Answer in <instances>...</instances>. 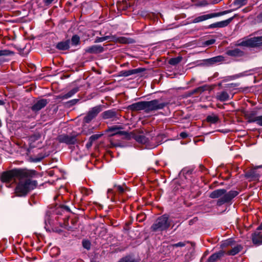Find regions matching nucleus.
Instances as JSON below:
<instances>
[{
  "label": "nucleus",
  "instance_id": "obj_33",
  "mask_svg": "<svg viewBox=\"0 0 262 262\" xmlns=\"http://www.w3.org/2000/svg\"><path fill=\"white\" fill-rule=\"evenodd\" d=\"M235 242L233 241L232 239H228L227 240L225 241L221 245V247L222 248L227 247L228 246L232 247L234 245Z\"/></svg>",
  "mask_w": 262,
  "mask_h": 262
},
{
  "label": "nucleus",
  "instance_id": "obj_14",
  "mask_svg": "<svg viewBox=\"0 0 262 262\" xmlns=\"http://www.w3.org/2000/svg\"><path fill=\"white\" fill-rule=\"evenodd\" d=\"M145 69L143 68L129 70L127 71H121L119 73V76L127 77L131 75L137 74L144 71Z\"/></svg>",
  "mask_w": 262,
  "mask_h": 262
},
{
  "label": "nucleus",
  "instance_id": "obj_54",
  "mask_svg": "<svg viewBox=\"0 0 262 262\" xmlns=\"http://www.w3.org/2000/svg\"><path fill=\"white\" fill-rule=\"evenodd\" d=\"M61 207L64 208L65 210H66L68 211H70L69 207L66 205H62Z\"/></svg>",
  "mask_w": 262,
  "mask_h": 262
},
{
  "label": "nucleus",
  "instance_id": "obj_21",
  "mask_svg": "<svg viewBox=\"0 0 262 262\" xmlns=\"http://www.w3.org/2000/svg\"><path fill=\"white\" fill-rule=\"evenodd\" d=\"M79 90V88L76 87L70 90L67 94L64 95H60L57 96V99H60L61 100L68 99L72 96H73L74 94L77 93Z\"/></svg>",
  "mask_w": 262,
  "mask_h": 262
},
{
  "label": "nucleus",
  "instance_id": "obj_8",
  "mask_svg": "<svg viewBox=\"0 0 262 262\" xmlns=\"http://www.w3.org/2000/svg\"><path fill=\"white\" fill-rule=\"evenodd\" d=\"M231 12H232V10H226V11H222V12H220L212 13H210V14H208L199 16L198 17H195L193 20L192 23H200L201 21H204V20H207V19H210L211 18L218 17V16H220L226 14L227 13H230Z\"/></svg>",
  "mask_w": 262,
  "mask_h": 262
},
{
  "label": "nucleus",
  "instance_id": "obj_1",
  "mask_svg": "<svg viewBox=\"0 0 262 262\" xmlns=\"http://www.w3.org/2000/svg\"><path fill=\"white\" fill-rule=\"evenodd\" d=\"M36 171L26 168L17 169V196H25L31 190L35 189L37 182L31 180L36 174Z\"/></svg>",
  "mask_w": 262,
  "mask_h": 262
},
{
  "label": "nucleus",
  "instance_id": "obj_47",
  "mask_svg": "<svg viewBox=\"0 0 262 262\" xmlns=\"http://www.w3.org/2000/svg\"><path fill=\"white\" fill-rule=\"evenodd\" d=\"M103 40L102 37H96V38L95 39V43L101 42H103Z\"/></svg>",
  "mask_w": 262,
  "mask_h": 262
},
{
  "label": "nucleus",
  "instance_id": "obj_23",
  "mask_svg": "<svg viewBox=\"0 0 262 262\" xmlns=\"http://www.w3.org/2000/svg\"><path fill=\"white\" fill-rule=\"evenodd\" d=\"M216 98L222 102L226 101L229 100V95L226 91H223L216 94Z\"/></svg>",
  "mask_w": 262,
  "mask_h": 262
},
{
  "label": "nucleus",
  "instance_id": "obj_32",
  "mask_svg": "<svg viewBox=\"0 0 262 262\" xmlns=\"http://www.w3.org/2000/svg\"><path fill=\"white\" fill-rule=\"evenodd\" d=\"M118 262H139V261L134 258L132 256L128 255L122 258Z\"/></svg>",
  "mask_w": 262,
  "mask_h": 262
},
{
  "label": "nucleus",
  "instance_id": "obj_25",
  "mask_svg": "<svg viewBox=\"0 0 262 262\" xmlns=\"http://www.w3.org/2000/svg\"><path fill=\"white\" fill-rule=\"evenodd\" d=\"M117 41L120 43L130 44L135 42L134 39L125 37H120L117 38Z\"/></svg>",
  "mask_w": 262,
  "mask_h": 262
},
{
  "label": "nucleus",
  "instance_id": "obj_11",
  "mask_svg": "<svg viewBox=\"0 0 262 262\" xmlns=\"http://www.w3.org/2000/svg\"><path fill=\"white\" fill-rule=\"evenodd\" d=\"M235 16L236 15L226 20L212 24L208 26V28H224L227 27L233 20Z\"/></svg>",
  "mask_w": 262,
  "mask_h": 262
},
{
  "label": "nucleus",
  "instance_id": "obj_4",
  "mask_svg": "<svg viewBox=\"0 0 262 262\" xmlns=\"http://www.w3.org/2000/svg\"><path fill=\"white\" fill-rule=\"evenodd\" d=\"M1 181L5 183L8 187L14 188V195L13 198L16 195V169H13L3 172L1 176Z\"/></svg>",
  "mask_w": 262,
  "mask_h": 262
},
{
  "label": "nucleus",
  "instance_id": "obj_48",
  "mask_svg": "<svg viewBox=\"0 0 262 262\" xmlns=\"http://www.w3.org/2000/svg\"><path fill=\"white\" fill-rule=\"evenodd\" d=\"M257 19L258 21L262 22V12L257 15Z\"/></svg>",
  "mask_w": 262,
  "mask_h": 262
},
{
  "label": "nucleus",
  "instance_id": "obj_43",
  "mask_svg": "<svg viewBox=\"0 0 262 262\" xmlns=\"http://www.w3.org/2000/svg\"><path fill=\"white\" fill-rule=\"evenodd\" d=\"M256 123L258 125L262 126V115L257 116Z\"/></svg>",
  "mask_w": 262,
  "mask_h": 262
},
{
  "label": "nucleus",
  "instance_id": "obj_51",
  "mask_svg": "<svg viewBox=\"0 0 262 262\" xmlns=\"http://www.w3.org/2000/svg\"><path fill=\"white\" fill-rule=\"evenodd\" d=\"M256 231H262V222L259 225V226L257 228Z\"/></svg>",
  "mask_w": 262,
  "mask_h": 262
},
{
  "label": "nucleus",
  "instance_id": "obj_64",
  "mask_svg": "<svg viewBox=\"0 0 262 262\" xmlns=\"http://www.w3.org/2000/svg\"><path fill=\"white\" fill-rule=\"evenodd\" d=\"M17 15H18L19 14L20 12H19V11H17Z\"/></svg>",
  "mask_w": 262,
  "mask_h": 262
},
{
  "label": "nucleus",
  "instance_id": "obj_41",
  "mask_svg": "<svg viewBox=\"0 0 262 262\" xmlns=\"http://www.w3.org/2000/svg\"><path fill=\"white\" fill-rule=\"evenodd\" d=\"M215 42V39H211L205 41L203 43V45L205 46H208L213 44Z\"/></svg>",
  "mask_w": 262,
  "mask_h": 262
},
{
  "label": "nucleus",
  "instance_id": "obj_61",
  "mask_svg": "<svg viewBox=\"0 0 262 262\" xmlns=\"http://www.w3.org/2000/svg\"><path fill=\"white\" fill-rule=\"evenodd\" d=\"M4 61V60L0 59V66L3 63V62Z\"/></svg>",
  "mask_w": 262,
  "mask_h": 262
},
{
  "label": "nucleus",
  "instance_id": "obj_22",
  "mask_svg": "<svg viewBox=\"0 0 262 262\" xmlns=\"http://www.w3.org/2000/svg\"><path fill=\"white\" fill-rule=\"evenodd\" d=\"M224 254L225 251L221 250L217 252H216L212 254L210 256H209L206 262H215L218 259H220L223 256H224Z\"/></svg>",
  "mask_w": 262,
  "mask_h": 262
},
{
  "label": "nucleus",
  "instance_id": "obj_28",
  "mask_svg": "<svg viewBox=\"0 0 262 262\" xmlns=\"http://www.w3.org/2000/svg\"><path fill=\"white\" fill-rule=\"evenodd\" d=\"M119 135L120 136H124V138L127 140H130L131 139V136H132V132L130 133L125 132V131H121L120 130H119L117 132L113 133L112 136H115Z\"/></svg>",
  "mask_w": 262,
  "mask_h": 262
},
{
  "label": "nucleus",
  "instance_id": "obj_55",
  "mask_svg": "<svg viewBox=\"0 0 262 262\" xmlns=\"http://www.w3.org/2000/svg\"><path fill=\"white\" fill-rule=\"evenodd\" d=\"M102 38H103V40L104 41L107 39H109L110 38V37L109 36H106L102 37Z\"/></svg>",
  "mask_w": 262,
  "mask_h": 262
},
{
  "label": "nucleus",
  "instance_id": "obj_62",
  "mask_svg": "<svg viewBox=\"0 0 262 262\" xmlns=\"http://www.w3.org/2000/svg\"><path fill=\"white\" fill-rule=\"evenodd\" d=\"M191 223H192V221L191 220V221H189V224H190V225H191Z\"/></svg>",
  "mask_w": 262,
  "mask_h": 262
},
{
  "label": "nucleus",
  "instance_id": "obj_38",
  "mask_svg": "<svg viewBox=\"0 0 262 262\" xmlns=\"http://www.w3.org/2000/svg\"><path fill=\"white\" fill-rule=\"evenodd\" d=\"M101 134L93 135L90 137L89 140L91 142H93L94 141L98 139L101 136Z\"/></svg>",
  "mask_w": 262,
  "mask_h": 262
},
{
  "label": "nucleus",
  "instance_id": "obj_16",
  "mask_svg": "<svg viewBox=\"0 0 262 262\" xmlns=\"http://www.w3.org/2000/svg\"><path fill=\"white\" fill-rule=\"evenodd\" d=\"M251 239L253 244L260 245L262 244V232L255 231L251 235Z\"/></svg>",
  "mask_w": 262,
  "mask_h": 262
},
{
  "label": "nucleus",
  "instance_id": "obj_40",
  "mask_svg": "<svg viewBox=\"0 0 262 262\" xmlns=\"http://www.w3.org/2000/svg\"><path fill=\"white\" fill-rule=\"evenodd\" d=\"M115 188L117 191H118L119 194H123L124 192V189L123 187L120 185L115 186Z\"/></svg>",
  "mask_w": 262,
  "mask_h": 262
},
{
  "label": "nucleus",
  "instance_id": "obj_35",
  "mask_svg": "<svg viewBox=\"0 0 262 262\" xmlns=\"http://www.w3.org/2000/svg\"><path fill=\"white\" fill-rule=\"evenodd\" d=\"M247 0H234V5L241 7L243 6L246 5Z\"/></svg>",
  "mask_w": 262,
  "mask_h": 262
},
{
  "label": "nucleus",
  "instance_id": "obj_63",
  "mask_svg": "<svg viewBox=\"0 0 262 262\" xmlns=\"http://www.w3.org/2000/svg\"><path fill=\"white\" fill-rule=\"evenodd\" d=\"M130 224H131V223H126V225H129Z\"/></svg>",
  "mask_w": 262,
  "mask_h": 262
},
{
  "label": "nucleus",
  "instance_id": "obj_17",
  "mask_svg": "<svg viewBox=\"0 0 262 262\" xmlns=\"http://www.w3.org/2000/svg\"><path fill=\"white\" fill-rule=\"evenodd\" d=\"M104 48L100 45H93L85 49L86 53L89 54H98L104 51Z\"/></svg>",
  "mask_w": 262,
  "mask_h": 262
},
{
  "label": "nucleus",
  "instance_id": "obj_24",
  "mask_svg": "<svg viewBox=\"0 0 262 262\" xmlns=\"http://www.w3.org/2000/svg\"><path fill=\"white\" fill-rule=\"evenodd\" d=\"M243 249L241 245H237L236 246L232 247V249L228 251L227 254L229 255H235L241 252Z\"/></svg>",
  "mask_w": 262,
  "mask_h": 262
},
{
  "label": "nucleus",
  "instance_id": "obj_18",
  "mask_svg": "<svg viewBox=\"0 0 262 262\" xmlns=\"http://www.w3.org/2000/svg\"><path fill=\"white\" fill-rule=\"evenodd\" d=\"M256 114L257 112L256 111L245 112L244 113V116L245 119L247 120L248 123L256 122L257 118Z\"/></svg>",
  "mask_w": 262,
  "mask_h": 262
},
{
  "label": "nucleus",
  "instance_id": "obj_45",
  "mask_svg": "<svg viewBox=\"0 0 262 262\" xmlns=\"http://www.w3.org/2000/svg\"><path fill=\"white\" fill-rule=\"evenodd\" d=\"M180 136L183 139H185L188 137V134L186 132H182L180 133Z\"/></svg>",
  "mask_w": 262,
  "mask_h": 262
},
{
  "label": "nucleus",
  "instance_id": "obj_27",
  "mask_svg": "<svg viewBox=\"0 0 262 262\" xmlns=\"http://www.w3.org/2000/svg\"><path fill=\"white\" fill-rule=\"evenodd\" d=\"M207 122L212 124H215L219 121V118L218 116L215 114H212L207 117L206 119Z\"/></svg>",
  "mask_w": 262,
  "mask_h": 262
},
{
  "label": "nucleus",
  "instance_id": "obj_2",
  "mask_svg": "<svg viewBox=\"0 0 262 262\" xmlns=\"http://www.w3.org/2000/svg\"><path fill=\"white\" fill-rule=\"evenodd\" d=\"M169 102L162 101V99H154L151 101H140L133 103L127 107L131 111H144L146 113L162 110L169 104Z\"/></svg>",
  "mask_w": 262,
  "mask_h": 262
},
{
  "label": "nucleus",
  "instance_id": "obj_5",
  "mask_svg": "<svg viewBox=\"0 0 262 262\" xmlns=\"http://www.w3.org/2000/svg\"><path fill=\"white\" fill-rule=\"evenodd\" d=\"M170 226V221L168 216L163 215L159 217L152 225L150 229L152 231H162L167 230Z\"/></svg>",
  "mask_w": 262,
  "mask_h": 262
},
{
  "label": "nucleus",
  "instance_id": "obj_36",
  "mask_svg": "<svg viewBox=\"0 0 262 262\" xmlns=\"http://www.w3.org/2000/svg\"><path fill=\"white\" fill-rule=\"evenodd\" d=\"M187 243H189V242H188V241H185V242H179L176 244H171L170 245V247H172V248L179 247H184Z\"/></svg>",
  "mask_w": 262,
  "mask_h": 262
},
{
  "label": "nucleus",
  "instance_id": "obj_26",
  "mask_svg": "<svg viewBox=\"0 0 262 262\" xmlns=\"http://www.w3.org/2000/svg\"><path fill=\"white\" fill-rule=\"evenodd\" d=\"M208 89V86L207 85H204L201 86H199L190 92V94L193 95L195 94H201L202 92L207 90Z\"/></svg>",
  "mask_w": 262,
  "mask_h": 262
},
{
  "label": "nucleus",
  "instance_id": "obj_58",
  "mask_svg": "<svg viewBox=\"0 0 262 262\" xmlns=\"http://www.w3.org/2000/svg\"><path fill=\"white\" fill-rule=\"evenodd\" d=\"M66 229L68 230H72V228L71 226H67Z\"/></svg>",
  "mask_w": 262,
  "mask_h": 262
},
{
  "label": "nucleus",
  "instance_id": "obj_20",
  "mask_svg": "<svg viewBox=\"0 0 262 262\" xmlns=\"http://www.w3.org/2000/svg\"><path fill=\"white\" fill-rule=\"evenodd\" d=\"M70 39H67L65 41H62L58 42L55 47L57 49L61 51H65L69 50L70 49Z\"/></svg>",
  "mask_w": 262,
  "mask_h": 262
},
{
  "label": "nucleus",
  "instance_id": "obj_37",
  "mask_svg": "<svg viewBox=\"0 0 262 262\" xmlns=\"http://www.w3.org/2000/svg\"><path fill=\"white\" fill-rule=\"evenodd\" d=\"M79 101V99H74L69 101L66 103V105L68 107H71L76 104Z\"/></svg>",
  "mask_w": 262,
  "mask_h": 262
},
{
  "label": "nucleus",
  "instance_id": "obj_15",
  "mask_svg": "<svg viewBox=\"0 0 262 262\" xmlns=\"http://www.w3.org/2000/svg\"><path fill=\"white\" fill-rule=\"evenodd\" d=\"M261 167V166H257L256 168L248 170L245 173V177L247 179H250L251 181L258 180L259 174L256 171V169Z\"/></svg>",
  "mask_w": 262,
  "mask_h": 262
},
{
  "label": "nucleus",
  "instance_id": "obj_19",
  "mask_svg": "<svg viewBox=\"0 0 262 262\" xmlns=\"http://www.w3.org/2000/svg\"><path fill=\"white\" fill-rule=\"evenodd\" d=\"M226 53L228 56L235 57H242L244 55V52L238 48L228 50Z\"/></svg>",
  "mask_w": 262,
  "mask_h": 262
},
{
  "label": "nucleus",
  "instance_id": "obj_42",
  "mask_svg": "<svg viewBox=\"0 0 262 262\" xmlns=\"http://www.w3.org/2000/svg\"><path fill=\"white\" fill-rule=\"evenodd\" d=\"M10 54V52L7 50H0V57L2 56L8 55Z\"/></svg>",
  "mask_w": 262,
  "mask_h": 262
},
{
  "label": "nucleus",
  "instance_id": "obj_44",
  "mask_svg": "<svg viewBox=\"0 0 262 262\" xmlns=\"http://www.w3.org/2000/svg\"><path fill=\"white\" fill-rule=\"evenodd\" d=\"M41 137V135L39 134H37L31 136V138L32 141H35L39 139Z\"/></svg>",
  "mask_w": 262,
  "mask_h": 262
},
{
  "label": "nucleus",
  "instance_id": "obj_29",
  "mask_svg": "<svg viewBox=\"0 0 262 262\" xmlns=\"http://www.w3.org/2000/svg\"><path fill=\"white\" fill-rule=\"evenodd\" d=\"M182 59L183 57L181 56H179L177 57L171 58L168 60V63L172 66H176L182 60Z\"/></svg>",
  "mask_w": 262,
  "mask_h": 262
},
{
  "label": "nucleus",
  "instance_id": "obj_52",
  "mask_svg": "<svg viewBox=\"0 0 262 262\" xmlns=\"http://www.w3.org/2000/svg\"><path fill=\"white\" fill-rule=\"evenodd\" d=\"M193 169H189L186 172V174H191L193 172Z\"/></svg>",
  "mask_w": 262,
  "mask_h": 262
},
{
  "label": "nucleus",
  "instance_id": "obj_9",
  "mask_svg": "<svg viewBox=\"0 0 262 262\" xmlns=\"http://www.w3.org/2000/svg\"><path fill=\"white\" fill-rule=\"evenodd\" d=\"M118 110L115 109L109 110L103 112L101 114V117L103 119H110L112 121H116L119 120L121 117Z\"/></svg>",
  "mask_w": 262,
  "mask_h": 262
},
{
  "label": "nucleus",
  "instance_id": "obj_6",
  "mask_svg": "<svg viewBox=\"0 0 262 262\" xmlns=\"http://www.w3.org/2000/svg\"><path fill=\"white\" fill-rule=\"evenodd\" d=\"M238 46L249 47L257 48L262 46V36L254 37L247 39L239 43Z\"/></svg>",
  "mask_w": 262,
  "mask_h": 262
},
{
  "label": "nucleus",
  "instance_id": "obj_34",
  "mask_svg": "<svg viewBox=\"0 0 262 262\" xmlns=\"http://www.w3.org/2000/svg\"><path fill=\"white\" fill-rule=\"evenodd\" d=\"M123 128L122 126L121 125H114L111 127H109L107 129V131L110 132H114L116 133L119 130L122 129Z\"/></svg>",
  "mask_w": 262,
  "mask_h": 262
},
{
  "label": "nucleus",
  "instance_id": "obj_56",
  "mask_svg": "<svg viewBox=\"0 0 262 262\" xmlns=\"http://www.w3.org/2000/svg\"><path fill=\"white\" fill-rule=\"evenodd\" d=\"M200 168L201 170H202V171L204 169H206L205 167L203 165H200Z\"/></svg>",
  "mask_w": 262,
  "mask_h": 262
},
{
  "label": "nucleus",
  "instance_id": "obj_30",
  "mask_svg": "<svg viewBox=\"0 0 262 262\" xmlns=\"http://www.w3.org/2000/svg\"><path fill=\"white\" fill-rule=\"evenodd\" d=\"M224 60V57L222 56H217L207 60L208 62L210 64H214L217 62H220Z\"/></svg>",
  "mask_w": 262,
  "mask_h": 262
},
{
  "label": "nucleus",
  "instance_id": "obj_13",
  "mask_svg": "<svg viewBox=\"0 0 262 262\" xmlns=\"http://www.w3.org/2000/svg\"><path fill=\"white\" fill-rule=\"evenodd\" d=\"M131 139H135L141 144H145L148 142V139L144 135L136 133V132H132Z\"/></svg>",
  "mask_w": 262,
  "mask_h": 262
},
{
  "label": "nucleus",
  "instance_id": "obj_12",
  "mask_svg": "<svg viewBox=\"0 0 262 262\" xmlns=\"http://www.w3.org/2000/svg\"><path fill=\"white\" fill-rule=\"evenodd\" d=\"M48 103V101L47 99H41L37 101L32 106L31 110L32 111L36 112L42 108L45 107Z\"/></svg>",
  "mask_w": 262,
  "mask_h": 262
},
{
  "label": "nucleus",
  "instance_id": "obj_10",
  "mask_svg": "<svg viewBox=\"0 0 262 262\" xmlns=\"http://www.w3.org/2000/svg\"><path fill=\"white\" fill-rule=\"evenodd\" d=\"M77 135L70 136L63 134L58 135L57 140L59 143H64L68 145H74L77 142Z\"/></svg>",
  "mask_w": 262,
  "mask_h": 262
},
{
  "label": "nucleus",
  "instance_id": "obj_39",
  "mask_svg": "<svg viewBox=\"0 0 262 262\" xmlns=\"http://www.w3.org/2000/svg\"><path fill=\"white\" fill-rule=\"evenodd\" d=\"M82 245L84 248L88 250H89L91 248V243L88 241H83L82 242Z\"/></svg>",
  "mask_w": 262,
  "mask_h": 262
},
{
  "label": "nucleus",
  "instance_id": "obj_31",
  "mask_svg": "<svg viewBox=\"0 0 262 262\" xmlns=\"http://www.w3.org/2000/svg\"><path fill=\"white\" fill-rule=\"evenodd\" d=\"M80 43V37L78 35H74L71 38V44L72 46H76Z\"/></svg>",
  "mask_w": 262,
  "mask_h": 262
},
{
  "label": "nucleus",
  "instance_id": "obj_53",
  "mask_svg": "<svg viewBox=\"0 0 262 262\" xmlns=\"http://www.w3.org/2000/svg\"><path fill=\"white\" fill-rule=\"evenodd\" d=\"M93 142H91L89 140V142L86 144V146L87 148L90 147L92 145Z\"/></svg>",
  "mask_w": 262,
  "mask_h": 262
},
{
  "label": "nucleus",
  "instance_id": "obj_50",
  "mask_svg": "<svg viewBox=\"0 0 262 262\" xmlns=\"http://www.w3.org/2000/svg\"><path fill=\"white\" fill-rule=\"evenodd\" d=\"M25 49V47H24L23 48H21V47H20L19 49V50H20L19 53L20 54H21V55H24V54H27L28 51H26L25 53H22L21 52V51L22 50L24 51Z\"/></svg>",
  "mask_w": 262,
  "mask_h": 262
},
{
  "label": "nucleus",
  "instance_id": "obj_49",
  "mask_svg": "<svg viewBox=\"0 0 262 262\" xmlns=\"http://www.w3.org/2000/svg\"><path fill=\"white\" fill-rule=\"evenodd\" d=\"M54 0H43L44 3L46 5H49L50 4H51L53 1Z\"/></svg>",
  "mask_w": 262,
  "mask_h": 262
},
{
  "label": "nucleus",
  "instance_id": "obj_46",
  "mask_svg": "<svg viewBox=\"0 0 262 262\" xmlns=\"http://www.w3.org/2000/svg\"><path fill=\"white\" fill-rule=\"evenodd\" d=\"M44 158V156H40L39 157L35 158L32 160V161L36 162L42 160Z\"/></svg>",
  "mask_w": 262,
  "mask_h": 262
},
{
  "label": "nucleus",
  "instance_id": "obj_60",
  "mask_svg": "<svg viewBox=\"0 0 262 262\" xmlns=\"http://www.w3.org/2000/svg\"><path fill=\"white\" fill-rule=\"evenodd\" d=\"M76 223V221H75V220H72V221H71V223H72L73 225H74L75 224V223Z\"/></svg>",
  "mask_w": 262,
  "mask_h": 262
},
{
  "label": "nucleus",
  "instance_id": "obj_59",
  "mask_svg": "<svg viewBox=\"0 0 262 262\" xmlns=\"http://www.w3.org/2000/svg\"><path fill=\"white\" fill-rule=\"evenodd\" d=\"M5 104L3 100L0 99V105H3Z\"/></svg>",
  "mask_w": 262,
  "mask_h": 262
},
{
  "label": "nucleus",
  "instance_id": "obj_57",
  "mask_svg": "<svg viewBox=\"0 0 262 262\" xmlns=\"http://www.w3.org/2000/svg\"><path fill=\"white\" fill-rule=\"evenodd\" d=\"M2 244L0 243V253H2L4 250V248H1Z\"/></svg>",
  "mask_w": 262,
  "mask_h": 262
},
{
  "label": "nucleus",
  "instance_id": "obj_7",
  "mask_svg": "<svg viewBox=\"0 0 262 262\" xmlns=\"http://www.w3.org/2000/svg\"><path fill=\"white\" fill-rule=\"evenodd\" d=\"M102 106L101 105L92 108L84 117L82 123L83 124L90 123L102 111Z\"/></svg>",
  "mask_w": 262,
  "mask_h": 262
},
{
  "label": "nucleus",
  "instance_id": "obj_3",
  "mask_svg": "<svg viewBox=\"0 0 262 262\" xmlns=\"http://www.w3.org/2000/svg\"><path fill=\"white\" fill-rule=\"evenodd\" d=\"M238 194V192L236 190H230L227 192L225 189H219L211 192L209 196L211 199L219 198L216 205L221 206L225 203H229Z\"/></svg>",
  "mask_w": 262,
  "mask_h": 262
}]
</instances>
